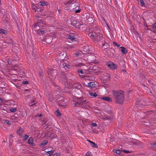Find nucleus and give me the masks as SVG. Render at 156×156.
Masks as SVG:
<instances>
[{"mask_svg": "<svg viewBox=\"0 0 156 156\" xmlns=\"http://www.w3.org/2000/svg\"><path fill=\"white\" fill-rule=\"evenodd\" d=\"M153 0H151V1L152 2L153 1Z\"/></svg>", "mask_w": 156, "mask_h": 156, "instance_id": "obj_59", "label": "nucleus"}, {"mask_svg": "<svg viewBox=\"0 0 156 156\" xmlns=\"http://www.w3.org/2000/svg\"><path fill=\"white\" fill-rule=\"evenodd\" d=\"M28 143L29 144L33 146L34 145V144L33 143V140L32 137H30L29 138L28 141Z\"/></svg>", "mask_w": 156, "mask_h": 156, "instance_id": "obj_13", "label": "nucleus"}, {"mask_svg": "<svg viewBox=\"0 0 156 156\" xmlns=\"http://www.w3.org/2000/svg\"><path fill=\"white\" fill-rule=\"evenodd\" d=\"M11 136H12V135H10Z\"/></svg>", "mask_w": 156, "mask_h": 156, "instance_id": "obj_60", "label": "nucleus"}, {"mask_svg": "<svg viewBox=\"0 0 156 156\" xmlns=\"http://www.w3.org/2000/svg\"><path fill=\"white\" fill-rule=\"evenodd\" d=\"M80 53H76V55L78 56V55H80Z\"/></svg>", "mask_w": 156, "mask_h": 156, "instance_id": "obj_47", "label": "nucleus"}, {"mask_svg": "<svg viewBox=\"0 0 156 156\" xmlns=\"http://www.w3.org/2000/svg\"><path fill=\"white\" fill-rule=\"evenodd\" d=\"M18 59H16V60H18Z\"/></svg>", "mask_w": 156, "mask_h": 156, "instance_id": "obj_58", "label": "nucleus"}, {"mask_svg": "<svg viewBox=\"0 0 156 156\" xmlns=\"http://www.w3.org/2000/svg\"><path fill=\"white\" fill-rule=\"evenodd\" d=\"M91 143H92L93 144V145L92 146V147H98V146L97 144H95L93 142H91Z\"/></svg>", "mask_w": 156, "mask_h": 156, "instance_id": "obj_33", "label": "nucleus"}, {"mask_svg": "<svg viewBox=\"0 0 156 156\" xmlns=\"http://www.w3.org/2000/svg\"><path fill=\"white\" fill-rule=\"evenodd\" d=\"M119 48L121 49V51L123 54H126L127 53L128 50L126 48L122 47H120Z\"/></svg>", "mask_w": 156, "mask_h": 156, "instance_id": "obj_11", "label": "nucleus"}, {"mask_svg": "<svg viewBox=\"0 0 156 156\" xmlns=\"http://www.w3.org/2000/svg\"><path fill=\"white\" fill-rule=\"evenodd\" d=\"M136 105H137V106L139 107L138 105H140V103H137Z\"/></svg>", "mask_w": 156, "mask_h": 156, "instance_id": "obj_50", "label": "nucleus"}, {"mask_svg": "<svg viewBox=\"0 0 156 156\" xmlns=\"http://www.w3.org/2000/svg\"><path fill=\"white\" fill-rule=\"evenodd\" d=\"M68 38L72 41H74L75 40V37L71 35H69L68 36Z\"/></svg>", "mask_w": 156, "mask_h": 156, "instance_id": "obj_22", "label": "nucleus"}, {"mask_svg": "<svg viewBox=\"0 0 156 156\" xmlns=\"http://www.w3.org/2000/svg\"><path fill=\"white\" fill-rule=\"evenodd\" d=\"M54 71V70L51 71V73L50 72H48V74H50L52 73L53 72H52V71Z\"/></svg>", "mask_w": 156, "mask_h": 156, "instance_id": "obj_49", "label": "nucleus"}, {"mask_svg": "<svg viewBox=\"0 0 156 156\" xmlns=\"http://www.w3.org/2000/svg\"><path fill=\"white\" fill-rule=\"evenodd\" d=\"M63 54H64V53H62V55H63Z\"/></svg>", "mask_w": 156, "mask_h": 156, "instance_id": "obj_61", "label": "nucleus"}, {"mask_svg": "<svg viewBox=\"0 0 156 156\" xmlns=\"http://www.w3.org/2000/svg\"><path fill=\"white\" fill-rule=\"evenodd\" d=\"M10 111L11 112H15L16 111V109L15 108H12L10 109Z\"/></svg>", "mask_w": 156, "mask_h": 156, "instance_id": "obj_31", "label": "nucleus"}, {"mask_svg": "<svg viewBox=\"0 0 156 156\" xmlns=\"http://www.w3.org/2000/svg\"><path fill=\"white\" fill-rule=\"evenodd\" d=\"M4 122L5 123L9 125H11V123L9 120H4Z\"/></svg>", "mask_w": 156, "mask_h": 156, "instance_id": "obj_29", "label": "nucleus"}, {"mask_svg": "<svg viewBox=\"0 0 156 156\" xmlns=\"http://www.w3.org/2000/svg\"><path fill=\"white\" fill-rule=\"evenodd\" d=\"M103 119H104L106 120V119H109V120H111L112 119V117H109L108 115L105 116V117H104Z\"/></svg>", "mask_w": 156, "mask_h": 156, "instance_id": "obj_26", "label": "nucleus"}, {"mask_svg": "<svg viewBox=\"0 0 156 156\" xmlns=\"http://www.w3.org/2000/svg\"><path fill=\"white\" fill-rule=\"evenodd\" d=\"M35 102L34 101H30V104L32 103V102Z\"/></svg>", "mask_w": 156, "mask_h": 156, "instance_id": "obj_48", "label": "nucleus"}, {"mask_svg": "<svg viewBox=\"0 0 156 156\" xmlns=\"http://www.w3.org/2000/svg\"><path fill=\"white\" fill-rule=\"evenodd\" d=\"M48 141L47 140H45L43 141L41 143V146H44L46 145L48 143Z\"/></svg>", "mask_w": 156, "mask_h": 156, "instance_id": "obj_20", "label": "nucleus"}, {"mask_svg": "<svg viewBox=\"0 0 156 156\" xmlns=\"http://www.w3.org/2000/svg\"><path fill=\"white\" fill-rule=\"evenodd\" d=\"M39 23L38 22L37 24L35 25L34 26V29L35 31H39L40 30V27L38 25Z\"/></svg>", "mask_w": 156, "mask_h": 156, "instance_id": "obj_12", "label": "nucleus"}, {"mask_svg": "<svg viewBox=\"0 0 156 156\" xmlns=\"http://www.w3.org/2000/svg\"><path fill=\"white\" fill-rule=\"evenodd\" d=\"M41 8V7H39L36 10V12L37 11L38 12H41V10H42Z\"/></svg>", "mask_w": 156, "mask_h": 156, "instance_id": "obj_34", "label": "nucleus"}, {"mask_svg": "<svg viewBox=\"0 0 156 156\" xmlns=\"http://www.w3.org/2000/svg\"><path fill=\"white\" fill-rule=\"evenodd\" d=\"M28 81H25L22 82V83L24 84L28 83Z\"/></svg>", "mask_w": 156, "mask_h": 156, "instance_id": "obj_37", "label": "nucleus"}, {"mask_svg": "<svg viewBox=\"0 0 156 156\" xmlns=\"http://www.w3.org/2000/svg\"><path fill=\"white\" fill-rule=\"evenodd\" d=\"M153 28L156 29V23H154L152 25Z\"/></svg>", "mask_w": 156, "mask_h": 156, "instance_id": "obj_36", "label": "nucleus"}, {"mask_svg": "<svg viewBox=\"0 0 156 156\" xmlns=\"http://www.w3.org/2000/svg\"><path fill=\"white\" fill-rule=\"evenodd\" d=\"M77 72L78 73L80 74V73H81V74H84L85 73V71L82 70L81 69H79L78 70Z\"/></svg>", "mask_w": 156, "mask_h": 156, "instance_id": "obj_27", "label": "nucleus"}, {"mask_svg": "<svg viewBox=\"0 0 156 156\" xmlns=\"http://www.w3.org/2000/svg\"><path fill=\"white\" fill-rule=\"evenodd\" d=\"M122 72L123 73H124L126 72V71L125 70H122Z\"/></svg>", "mask_w": 156, "mask_h": 156, "instance_id": "obj_51", "label": "nucleus"}, {"mask_svg": "<svg viewBox=\"0 0 156 156\" xmlns=\"http://www.w3.org/2000/svg\"><path fill=\"white\" fill-rule=\"evenodd\" d=\"M151 145L152 147H156V143H153L151 144Z\"/></svg>", "mask_w": 156, "mask_h": 156, "instance_id": "obj_30", "label": "nucleus"}, {"mask_svg": "<svg viewBox=\"0 0 156 156\" xmlns=\"http://www.w3.org/2000/svg\"><path fill=\"white\" fill-rule=\"evenodd\" d=\"M112 94L115 102L119 104H122L124 101V94L122 91H113Z\"/></svg>", "mask_w": 156, "mask_h": 156, "instance_id": "obj_1", "label": "nucleus"}, {"mask_svg": "<svg viewBox=\"0 0 156 156\" xmlns=\"http://www.w3.org/2000/svg\"><path fill=\"white\" fill-rule=\"evenodd\" d=\"M34 104H35V103H34V104H30V105H31V106H33V105H34Z\"/></svg>", "mask_w": 156, "mask_h": 156, "instance_id": "obj_52", "label": "nucleus"}, {"mask_svg": "<svg viewBox=\"0 0 156 156\" xmlns=\"http://www.w3.org/2000/svg\"><path fill=\"white\" fill-rule=\"evenodd\" d=\"M11 42V41L9 42H8V41H7L6 42H4L3 43L2 45L3 46H7V45H6V44H7L8 45H9V44H10Z\"/></svg>", "mask_w": 156, "mask_h": 156, "instance_id": "obj_25", "label": "nucleus"}, {"mask_svg": "<svg viewBox=\"0 0 156 156\" xmlns=\"http://www.w3.org/2000/svg\"><path fill=\"white\" fill-rule=\"evenodd\" d=\"M73 103L74 105L75 106L81 105L82 107L84 108L88 109L90 107L88 101L84 98H79L77 101H74Z\"/></svg>", "mask_w": 156, "mask_h": 156, "instance_id": "obj_2", "label": "nucleus"}, {"mask_svg": "<svg viewBox=\"0 0 156 156\" xmlns=\"http://www.w3.org/2000/svg\"><path fill=\"white\" fill-rule=\"evenodd\" d=\"M23 132V129L21 128H20L17 130V134L19 135H21L22 133Z\"/></svg>", "mask_w": 156, "mask_h": 156, "instance_id": "obj_16", "label": "nucleus"}, {"mask_svg": "<svg viewBox=\"0 0 156 156\" xmlns=\"http://www.w3.org/2000/svg\"><path fill=\"white\" fill-rule=\"evenodd\" d=\"M52 37L51 36H48L45 39V42L48 44H50L51 42Z\"/></svg>", "mask_w": 156, "mask_h": 156, "instance_id": "obj_9", "label": "nucleus"}, {"mask_svg": "<svg viewBox=\"0 0 156 156\" xmlns=\"http://www.w3.org/2000/svg\"><path fill=\"white\" fill-rule=\"evenodd\" d=\"M55 114L58 117L60 116L61 115V113L58 110L56 111L55 112Z\"/></svg>", "mask_w": 156, "mask_h": 156, "instance_id": "obj_24", "label": "nucleus"}, {"mask_svg": "<svg viewBox=\"0 0 156 156\" xmlns=\"http://www.w3.org/2000/svg\"><path fill=\"white\" fill-rule=\"evenodd\" d=\"M40 4H34L33 3H31L32 8L33 9L35 10V12H36V10L39 7H41Z\"/></svg>", "mask_w": 156, "mask_h": 156, "instance_id": "obj_8", "label": "nucleus"}, {"mask_svg": "<svg viewBox=\"0 0 156 156\" xmlns=\"http://www.w3.org/2000/svg\"><path fill=\"white\" fill-rule=\"evenodd\" d=\"M42 114H40L39 115V117H41L42 116Z\"/></svg>", "mask_w": 156, "mask_h": 156, "instance_id": "obj_53", "label": "nucleus"}, {"mask_svg": "<svg viewBox=\"0 0 156 156\" xmlns=\"http://www.w3.org/2000/svg\"><path fill=\"white\" fill-rule=\"evenodd\" d=\"M88 86L91 88L94 87H95L94 83V82H90L88 83Z\"/></svg>", "mask_w": 156, "mask_h": 156, "instance_id": "obj_14", "label": "nucleus"}, {"mask_svg": "<svg viewBox=\"0 0 156 156\" xmlns=\"http://www.w3.org/2000/svg\"><path fill=\"white\" fill-rule=\"evenodd\" d=\"M122 151L120 150H117L115 151V152L116 154H120L121 153Z\"/></svg>", "mask_w": 156, "mask_h": 156, "instance_id": "obj_32", "label": "nucleus"}, {"mask_svg": "<svg viewBox=\"0 0 156 156\" xmlns=\"http://www.w3.org/2000/svg\"><path fill=\"white\" fill-rule=\"evenodd\" d=\"M144 2L145 3V4H148L150 2V0H144Z\"/></svg>", "mask_w": 156, "mask_h": 156, "instance_id": "obj_38", "label": "nucleus"}, {"mask_svg": "<svg viewBox=\"0 0 156 156\" xmlns=\"http://www.w3.org/2000/svg\"><path fill=\"white\" fill-rule=\"evenodd\" d=\"M40 3H41V4H40V6L41 7V6H44L45 5H46V2L44 1H42L40 2Z\"/></svg>", "mask_w": 156, "mask_h": 156, "instance_id": "obj_28", "label": "nucleus"}, {"mask_svg": "<svg viewBox=\"0 0 156 156\" xmlns=\"http://www.w3.org/2000/svg\"><path fill=\"white\" fill-rule=\"evenodd\" d=\"M58 155H59V154H55L53 155V156H58Z\"/></svg>", "mask_w": 156, "mask_h": 156, "instance_id": "obj_45", "label": "nucleus"}, {"mask_svg": "<svg viewBox=\"0 0 156 156\" xmlns=\"http://www.w3.org/2000/svg\"><path fill=\"white\" fill-rule=\"evenodd\" d=\"M2 100H3L2 98H0V102H1Z\"/></svg>", "mask_w": 156, "mask_h": 156, "instance_id": "obj_46", "label": "nucleus"}, {"mask_svg": "<svg viewBox=\"0 0 156 156\" xmlns=\"http://www.w3.org/2000/svg\"><path fill=\"white\" fill-rule=\"evenodd\" d=\"M0 33L7 34V32L5 30L0 28Z\"/></svg>", "mask_w": 156, "mask_h": 156, "instance_id": "obj_21", "label": "nucleus"}, {"mask_svg": "<svg viewBox=\"0 0 156 156\" xmlns=\"http://www.w3.org/2000/svg\"><path fill=\"white\" fill-rule=\"evenodd\" d=\"M8 63L9 64H11V63H10V62L9 61H8Z\"/></svg>", "mask_w": 156, "mask_h": 156, "instance_id": "obj_55", "label": "nucleus"}, {"mask_svg": "<svg viewBox=\"0 0 156 156\" xmlns=\"http://www.w3.org/2000/svg\"><path fill=\"white\" fill-rule=\"evenodd\" d=\"M91 19H92V18H89L88 19V20H89V21H89V20H90H90Z\"/></svg>", "mask_w": 156, "mask_h": 156, "instance_id": "obj_54", "label": "nucleus"}, {"mask_svg": "<svg viewBox=\"0 0 156 156\" xmlns=\"http://www.w3.org/2000/svg\"><path fill=\"white\" fill-rule=\"evenodd\" d=\"M76 0H70L66 3V5L71 4L75 3Z\"/></svg>", "mask_w": 156, "mask_h": 156, "instance_id": "obj_19", "label": "nucleus"}, {"mask_svg": "<svg viewBox=\"0 0 156 156\" xmlns=\"http://www.w3.org/2000/svg\"><path fill=\"white\" fill-rule=\"evenodd\" d=\"M62 62L60 64L61 66L62 65V68H65L66 69H69L70 66L66 63L63 62V59H62Z\"/></svg>", "mask_w": 156, "mask_h": 156, "instance_id": "obj_6", "label": "nucleus"}, {"mask_svg": "<svg viewBox=\"0 0 156 156\" xmlns=\"http://www.w3.org/2000/svg\"><path fill=\"white\" fill-rule=\"evenodd\" d=\"M114 44L117 47H120V45L116 43V42H114Z\"/></svg>", "mask_w": 156, "mask_h": 156, "instance_id": "obj_39", "label": "nucleus"}, {"mask_svg": "<svg viewBox=\"0 0 156 156\" xmlns=\"http://www.w3.org/2000/svg\"><path fill=\"white\" fill-rule=\"evenodd\" d=\"M38 33L39 34H43L44 33V31L43 30H41Z\"/></svg>", "mask_w": 156, "mask_h": 156, "instance_id": "obj_35", "label": "nucleus"}, {"mask_svg": "<svg viewBox=\"0 0 156 156\" xmlns=\"http://www.w3.org/2000/svg\"><path fill=\"white\" fill-rule=\"evenodd\" d=\"M29 136L28 135H25L24 137V140H26L28 138Z\"/></svg>", "mask_w": 156, "mask_h": 156, "instance_id": "obj_40", "label": "nucleus"}, {"mask_svg": "<svg viewBox=\"0 0 156 156\" xmlns=\"http://www.w3.org/2000/svg\"><path fill=\"white\" fill-rule=\"evenodd\" d=\"M123 152L126 153H128V152H129V151L126 150H124Z\"/></svg>", "mask_w": 156, "mask_h": 156, "instance_id": "obj_44", "label": "nucleus"}, {"mask_svg": "<svg viewBox=\"0 0 156 156\" xmlns=\"http://www.w3.org/2000/svg\"><path fill=\"white\" fill-rule=\"evenodd\" d=\"M92 125L93 126H96L97 125V124L95 123H92Z\"/></svg>", "mask_w": 156, "mask_h": 156, "instance_id": "obj_42", "label": "nucleus"}, {"mask_svg": "<svg viewBox=\"0 0 156 156\" xmlns=\"http://www.w3.org/2000/svg\"><path fill=\"white\" fill-rule=\"evenodd\" d=\"M90 152H87V153H86V155L87 156H89L90 155H91V154H90Z\"/></svg>", "mask_w": 156, "mask_h": 156, "instance_id": "obj_41", "label": "nucleus"}, {"mask_svg": "<svg viewBox=\"0 0 156 156\" xmlns=\"http://www.w3.org/2000/svg\"><path fill=\"white\" fill-rule=\"evenodd\" d=\"M89 94L91 96H93L94 97H96L98 96V94H97L96 93H94L92 92H89Z\"/></svg>", "mask_w": 156, "mask_h": 156, "instance_id": "obj_23", "label": "nucleus"}, {"mask_svg": "<svg viewBox=\"0 0 156 156\" xmlns=\"http://www.w3.org/2000/svg\"><path fill=\"white\" fill-rule=\"evenodd\" d=\"M89 36L91 38H94L97 35V34L94 32H91L89 33Z\"/></svg>", "mask_w": 156, "mask_h": 156, "instance_id": "obj_10", "label": "nucleus"}, {"mask_svg": "<svg viewBox=\"0 0 156 156\" xmlns=\"http://www.w3.org/2000/svg\"><path fill=\"white\" fill-rule=\"evenodd\" d=\"M107 65L110 69H114L117 68V65L112 62H109L107 63Z\"/></svg>", "mask_w": 156, "mask_h": 156, "instance_id": "obj_4", "label": "nucleus"}, {"mask_svg": "<svg viewBox=\"0 0 156 156\" xmlns=\"http://www.w3.org/2000/svg\"><path fill=\"white\" fill-rule=\"evenodd\" d=\"M87 141H89V142H90L91 143V142H92L91 141H90V140H87Z\"/></svg>", "mask_w": 156, "mask_h": 156, "instance_id": "obj_56", "label": "nucleus"}, {"mask_svg": "<svg viewBox=\"0 0 156 156\" xmlns=\"http://www.w3.org/2000/svg\"><path fill=\"white\" fill-rule=\"evenodd\" d=\"M145 26L146 27H147V28L148 27V26L147 25H145Z\"/></svg>", "mask_w": 156, "mask_h": 156, "instance_id": "obj_57", "label": "nucleus"}, {"mask_svg": "<svg viewBox=\"0 0 156 156\" xmlns=\"http://www.w3.org/2000/svg\"><path fill=\"white\" fill-rule=\"evenodd\" d=\"M53 152L54 151L51 150L50 151L47 152L45 154L48 156H50L53 154Z\"/></svg>", "mask_w": 156, "mask_h": 156, "instance_id": "obj_18", "label": "nucleus"}, {"mask_svg": "<svg viewBox=\"0 0 156 156\" xmlns=\"http://www.w3.org/2000/svg\"><path fill=\"white\" fill-rule=\"evenodd\" d=\"M61 106L63 108H65L66 107V105H61Z\"/></svg>", "mask_w": 156, "mask_h": 156, "instance_id": "obj_43", "label": "nucleus"}, {"mask_svg": "<svg viewBox=\"0 0 156 156\" xmlns=\"http://www.w3.org/2000/svg\"><path fill=\"white\" fill-rule=\"evenodd\" d=\"M114 51L112 49H109L105 52V55L109 57H112L114 56Z\"/></svg>", "mask_w": 156, "mask_h": 156, "instance_id": "obj_3", "label": "nucleus"}, {"mask_svg": "<svg viewBox=\"0 0 156 156\" xmlns=\"http://www.w3.org/2000/svg\"><path fill=\"white\" fill-rule=\"evenodd\" d=\"M139 4L142 6H145L146 4L144 0H140Z\"/></svg>", "mask_w": 156, "mask_h": 156, "instance_id": "obj_17", "label": "nucleus"}, {"mask_svg": "<svg viewBox=\"0 0 156 156\" xmlns=\"http://www.w3.org/2000/svg\"><path fill=\"white\" fill-rule=\"evenodd\" d=\"M75 5L76 6L75 8H73L74 9H75L74 10L75 12V13L79 12L81 11V9L78 7L79 4L77 3H75Z\"/></svg>", "mask_w": 156, "mask_h": 156, "instance_id": "obj_7", "label": "nucleus"}, {"mask_svg": "<svg viewBox=\"0 0 156 156\" xmlns=\"http://www.w3.org/2000/svg\"><path fill=\"white\" fill-rule=\"evenodd\" d=\"M103 100L108 101V102H111L112 101L111 98L108 97H103L101 98Z\"/></svg>", "mask_w": 156, "mask_h": 156, "instance_id": "obj_15", "label": "nucleus"}, {"mask_svg": "<svg viewBox=\"0 0 156 156\" xmlns=\"http://www.w3.org/2000/svg\"><path fill=\"white\" fill-rule=\"evenodd\" d=\"M103 38L101 34L97 33V36L94 38V40L96 41H100L102 40Z\"/></svg>", "mask_w": 156, "mask_h": 156, "instance_id": "obj_5", "label": "nucleus"}]
</instances>
